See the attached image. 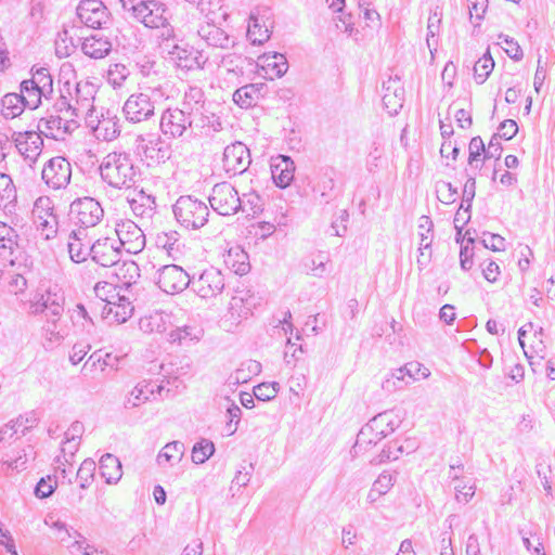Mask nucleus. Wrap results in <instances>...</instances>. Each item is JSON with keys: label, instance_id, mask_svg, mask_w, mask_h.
I'll list each match as a JSON object with an SVG mask.
<instances>
[{"label": "nucleus", "instance_id": "nucleus-49", "mask_svg": "<svg viewBox=\"0 0 555 555\" xmlns=\"http://www.w3.org/2000/svg\"><path fill=\"white\" fill-rule=\"evenodd\" d=\"M404 102V89L402 86H395L392 92L383 94V103L390 114H397Z\"/></svg>", "mask_w": 555, "mask_h": 555}, {"label": "nucleus", "instance_id": "nucleus-23", "mask_svg": "<svg viewBox=\"0 0 555 555\" xmlns=\"http://www.w3.org/2000/svg\"><path fill=\"white\" fill-rule=\"evenodd\" d=\"M90 251L92 253L90 262H94L96 267H113L119 264L120 249L119 247H115L108 238L93 243L90 247Z\"/></svg>", "mask_w": 555, "mask_h": 555}, {"label": "nucleus", "instance_id": "nucleus-26", "mask_svg": "<svg viewBox=\"0 0 555 555\" xmlns=\"http://www.w3.org/2000/svg\"><path fill=\"white\" fill-rule=\"evenodd\" d=\"M93 145H95L94 140L91 142V144L88 145L80 144V146H78L76 143V155L74 163L78 171L83 176H91L92 173H95L96 170H99V168H96L99 159L92 149Z\"/></svg>", "mask_w": 555, "mask_h": 555}, {"label": "nucleus", "instance_id": "nucleus-32", "mask_svg": "<svg viewBox=\"0 0 555 555\" xmlns=\"http://www.w3.org/2000/svg\"><path fill=\"white\" fill-rule=\"evenodd\" d=\"M72 274L75 275L76 284L80 291L83 294H87V292L92 291L94 283H96L95 279L98 274V267L94 262L88 261L86 263L72 267Z\"/></svg>", "mask_w": 555, "mask_h": 555}, {"label": "nucleus", "instance_id": "nucleus-12", "mask_svg": "<svg viewBox=\"0 0 555 555\" xmlns=\"http://www.w3.org/2000/svg\"><path fill=\"white\" fill-rule=\"evenodd\" d=\"M157 284L167 294H178L192 287V276L182 267L168 264L158 270Z\"/></svg>", "mask_w": 555, "mask_h": 555}, {"label": "nucleus", "instance_id": "nucleus-3", "mask_svg": "<svg viewBox=\"0 0 555 555\" xmlns=\"http://www.w3.org/2000/svg\"><path fill=\"white\" fill-rule=\"evenodd\" d=\"M172 211L176 220L186 229H199L208 222V206L193 195L180 196L172 206Z\"/></svg>", "mask_w": 555, "mask_h": 555}, {"label": "nucleus", "instance_id": "nucleus-19", "mask_svg": "<svg viewBox=\"0 0 555 555\" xmlns=\"http://www.w3.org/2000/svg\"><path fill=\"white\" fill-rule=\"evenodd\" d=\"M137 141L140 142L139 147L142 150V155L150 167L163 164L171 156L169 145L158 135H153L150 139L140 135Z\"/></svg>", "mask_w": 555, "mask_h": 555}, {"label": "nucleus", "instance_id": "nucleus-29", "mask_svg": "<svg viewBox=\"0 0 555 555\" xmlns=\"http://www.w3.org/2000/svg\"><path fill=\"white\" fill-rule=\"evenodd\" d=\"M257 298L249 291H236L230 300L231 314L247 318L256 307Z\"/></svg>", "mask_w": 555, "mask_h": 555}, {"label": "nucleus", "instance_id": "nucleus-20", "mask_svg": "<svg viewBox=\"0 0 555 555\" xmlns=\"http://www.w3.org/2000/svg\"><path fill=\"white\" fill-rule=\"evenodd\" d=\"M1 115L4 119H13L21 116L26 108L36 109L40 101L27 99L24 94L9 92L1 98Z\"/></svg>", "mask_w": 555, "mask_h": 555}, {"label": "nucleus", "instance_id": "nucleus-15", "mask_svg": "<svg viewBox=\"0 0 555 555\" xmlns=\"http://www.w3.org/2000/svg\"><path fill=\"white\" fill-rule=\"evenodd\" d=\"M42 180L53 190L66 189L69 184V160L66 156L49 159L42 169Z\"/></svg>", "mask_w": 555, "mask_h": 555}, {"label": "nucleus", "instance_id": "nucleus-11", "mask_svg": "<svg viewBox=\"0 0 555 555\" xmlns=\"http://www.w3.org/2000/svg\"><path fill=\"white\" fill-rule=\"evenodd\" d=\"M72 215H75V224L78 230L87 231L88 228L96 225L103 217V208L92 197L77 198L72 202Z\"/></svg>", "mask_w": 555, "mask_h": 555}, {"label": "nucleus", "instance_id": "nucleus-9", "mask_svg": "<svg viewBox=\"0 0 555 555\" xmlns=\"http://www.w3.org/2000/svg\"><path fill=\"white\" fill-rule=\"evenodd\" d=\"M224 286V276L215 267L206 268L197 276L195 274L192 276V291L204 299L220 295Z\"/></svg>", "mask_w": 555, "mask_h": 555}, {"label": "nucleus", "instance_id": "nucleus-24", "mask_svg": "<svg viewBox=\"0 0 555 555\" xmlns=\"http://www.w3.org/2000/svg\"><path fill=\"white\" fill-rule=\"evenodd\" d=\"M369 423L371 428L384 439L401 425L402 415L398 410H387L372 417Z\"/></svg>", "mask_w": 555, "mask_h": 555}, {"label": "nucleus", "instance_id": "nucleus-13", "mask_svg": "<svg viewBox=\"0 0 555 555\" xmlns=\"http://www.w3.org/2000/svg\"><path fill=\"white\" fill-rule=\"evenodd\" d=\"M109 12L102 0H81L76 8V17L81 25L100 29L109 20Z\"/></svg>", "mask_w": 555, "mask_h": 555}, {"label": "nucleus", "instance_id": "nucleus-25", "mask_svg": "<svg viewBox=\"0 0 555 555\" xmlns=\"http://www.w3.org/2000/svg\"><path fill=\"white\" fill-rule=\"evenodd\" d=\"M197 35L211 47L228 49L234 46V41L231 40L230 36L222 28L216 26L214 22L201 25Z\"/></svg>", "mask_w": 555, "mask_h": 555}, {"label": "nucleus", "instance_id": "nucleus-58", "mask_svg": "<svg viewBox=\"0 0 555 555\" xmlns=\"http://www.w3.org/2000/svg\"><path fill=\"white\" fill-rule=\"evenodd\" d=\"M280 385L276 382L261 383L254 387V396L260 401H270L274 399L279 392Z\"/></svg>", "mask_w": 555, "mask_h": 555}, {"label": "nucleus", "instance_id": "nucleus-50", "mask_svg": "<svg viewBox=\"0 0 555 555\" xmlns=\"http://www.w3.org/2000/svg\"><path fill=\"white\" fill-rule=\"evenodd\" d=\"M215 452V444L207 439H201L193 446L192 461L195 464L205 463Z\"/></svg>", "mask_w": 555, "mask_h": 555}, {"label": "nucleus", "instance_id": "nucleus-52", "mask_svg": "<svg viewBox=\"0 0 555 555\" xmlns=\"http://www.w3.org/2000/svg\"><path fill=\"white\" fill-rule=\"evenodd\" d=\"M40 124L37 125V130H29L27 140L29 153L26 154V159L36 162L38 156L41 154L43 146L42 132L40 130Z\"/></svg>", "mask_w": 555, "mask_h": 555}, {"label": "nucleus", "instance_id": "nucleus-30", "mask_svg": "<svg viewBox=\"0 0 555 555\" xmlns=\"http://www.w3.org/2000/svg\"><path fill=\"white\" fill-rule=\"evenodd\" d=\"M86 238L87 231L72 230V262L76 266L88 262V256L92 257V253L90 251L91 240L83 243Z\"/></svg>", "mask_w": 555, "mask_h": 555}, {"label": "nucleus", "instance_id": "nucleus-44", "mask_svg": "<svg viewBox=\"0 0 555 555\" xmlns=\"http://www.w3.org/2000/svg\"><path fill=\"white\" fill-rule=\"evenodd\" d=\"M494 68V61L489 50L478 59L474 65V78L478 85H482Z\"/></svg>", "mask_w": 555, "mask_h": 555}, {"label": "nucleus", "instance_id": "nucleus-53", "mask_svg": "<svg viewBox=\"0 0 555 555\" xmlns=\"http://www.w3.org/2000/svg\"><path fill=\"white\" fill-rule=\"evenodd\" d=\"M443 8L441 4L436 3L430 8L429 11V17H428V25H427V43L430 46L429 38H434L437 36L440 31V25L442 22V13Z\"/></svg>", "mask_w": 555, "mask_h": 555}, {"label": "nucleus", "instance_id": "nucleus-27", "mask_svg": "<svg viewBox=\"0 0 555 555\" xmlns=\"http://www.w3.org/2000/svg\"><path fill=\"white\" fill-rule=\"evenodd\" d=\"M191 120L192 129H199L206 135L222 130L220 117L210 112L206 106L201 111H195L191 115Z\"/></svg>", "mask_w": 555, "mask_h": 555}, {"label": "nucleus", "instance_id": "nucleus-48", "mask_svg": "<svg viewBox=\"0 0 555 555\" xmlns=\"http://www.w3.org/2000/svg\"><path fill=\"white\" fill-rule=\"evenodd\" d=\"M156 244L167 250L169 256H173L175 253L180 251L182 246L180 242V235L177 231L164 232L157 235Z\"/></svg>", "mask_w": 555, "mask_h": 555}, {"label": "nucleus", "instance_id": "nucleus-46", "mask_svg": "<svg viewBox=\"0 0 555 555\" xmlns=\"http://www.w3.org/2000/svg\"><path fill=\"white\" fill-rule=\"evenodd\" d=\"M404 446L399 440L389 442L380 453L371 460L374 465H379L388 461L398 460L399 456L404 452Z\"/></svg>", "mask_w": 555, "mask_h": 555}, {"label": "nucleus", "instance_id": "nucleus-8", "mask_svg": "<svg viewBox=\"0 0 555 555\" xmlns=\"http://www.w3.org/2000/svg\"><path fill=\"white\" fill-rule=\"evenodd\" d=\"M208 201L210 207L220 216H233L240 211L238 192L229 182L215 184Z\"/></svg>", "mask_w": 555, "mask_h": 555}, {"label": "nucleus", "instance_id": "nucleus-5", "mask_svg": "<svg viewBox=\"0 0 555 555\" xmlns=\"http://www.w3.org/2000/svg\"><path fill=\"white\" fill-rule=\"evenodd\" d=\"M98 92V86L90 80H80L75 86V105H72V125L80 127L81 121L89 117V114L95 113L94 100Z\"/></svg>", "mask_w": 555, "mask_h": 555}, {"label": "nucleus", "instance_id": "nucleus-40", "mask_svg": "<svg viewBox=\"0 0 555 555\" xmlns=\"http://www.w3.org/2000/svg\"><path fill=\"white\" fill-rule=\"evenodd\" d=\"M247 57L237 53H227L220 60V66L233 78H240L244 75Z\"/></svg>", "mask_w": 555, "mask_h": 555}, {"label": "nucleus", "instance_id": "nucleus-6", "mask_svg": "<svg viewBox=\"0 0 555 555\" xmlns=\"http://www.w3.org/2000/svg\"><path fill=\"white\" fill-rule=\"evenodd\" d=\"M165 43L166 41L163 39L160 48L164 52H167L168 60L179 68L186 70L202 69L208 61V56L193 47L180 46L170 41L169 46Z\"/></svg>", "mask_w": 555, "mask_h": 555}, {"label": "nucleus", "instance_id": "nucleus-38", "mask_svg": "<svg viewBox=\"0 0 555 555\" xmlns=\"http://www.w3.org/2000/svg\"><path fill=\"white\" fill-rule=\"evenodd\" d=\"M382 437L373 428H371L370 423L365 424L357 435L356 443L352 448L356 454L360 452L369 451L373 446H376Z\"/></svg>", "mask_w": 555, "mask_h": 555}, {"label": "nucleus", "instance_id": "nucleus-51", "mask_svg": "<svg viewBox=\"0 0 555 555\" xmlns=\"http://www.w3.org/2000/svg\"><path fill=\"white\" fill-rule=\"evenodd\" d=\"M44 522L54 531L55 539L60 542L66 541V538L69 537L66 521L62 520L57 514H48L44 518Z\"/></svg>", "mask_w": 555, "mask_h": 555}, {"label": "nucleus", "instance_id": "nucleus-37", "mask_svg": "<svg viewBox=\"0 0 555 555\" xmlns=\"http://www.w3.org/2000/svg\"><path fill=\"white\" fill-rule=\"evenodd\" d=\"M185 447L180 441L168 442L157 455V464L159 466H173L179 463L184 454Z\"/></svg>", "mask_w": 555, "mask_h": 555}, {"label": "nucleus", "instance_id": "nucleus-47", "mask_svg": "<svg viewBox=\"0 0 555 555\" xmlns=\"http://www.w3.org/2000/svg\"><path fill=\"white\" fill-rule=\"evenodd\" d=\"M247 38L251 44L260 46L270 38V31L268 27L260 25L258 18L251 16L247 29Z\"/></svg>", "mask_w": 555, "mask_h": 555}, {"label": "nucleus", "instance_id": "nucleus-22", "mask_svg": "<svg viewBox=\"0 0 555 555\" xmlns=\"http://www.w3.org/2000/svg\"><path fill=\"white\" fill-rule=\"evenodd\" d=\"M266 79L273 80L283 77L288 70V62L284 54L279 52L263 53L258 57V64Z\"/></svg>", "mask_w": 555, "mask_h": 555}, {"label": "nucleus", "instance_id": "nucleus-63", "mask_svg": "<svg viewBox=\"0 0 555 555\" xmlns=\"http://www.w3.org/2000/svg\"><path fill=\"white\" fill-rule=\"evenodd\" d=\"M56 485L55 478L48 475L47 477L40 478L35 487L34 493L39 499L49 498L54 492Z\"/></svg>", "mask_w": 555, "mask_h": 555}, {"label": "nucleus", "instance_id": "nucleus-41", "mask_svg": "<svg viewBox=\"0 0 555 555\" xmlns=\"http://www.w3.org/2000/svg\"><path fill=\"white\" fill-rule=\"evenodd\" d=\"M240 211L246 214L247 217H256L263 211L264 201L255 191L244 193L240 196Z\"/></svg>", "mask_w": 555, "mask_h": 555}, {"label": "nucleus", "instance_id": "nucleus-10", "mask_svg": "<svg viewBox=\"0 0 555 555\" xmlns=\"http://www.w3.org/2000/svg\"><path fill=\"white\" fill-rule=\"evenodd\" d=\"M122 113L129 122H143L150 120L155 115V102L147 93H133L125 101Z\"/></svg>", "mask_w": 555, "mask_h": 555}, {"label": "nucleus", "instance_id": "nucleus-59", "mask_svg": "<svg viewBox=\"0 0 555 555\" xmlns=\"http://www.w3.org/2000/svg\"><path fill=\"white\" fill-rule=\"evenodd\" d=\"M487 153L485 143L481 137L477 135L470 139L468 145V165L474 166L475 163L480 162V157L482 156V162H485V154Z\"/></svg>", "mask_w": 555, "mask_h": 555}, {"label": "nucleus", "instance_id": "nucleus-7", "mask_svg": "<svg viewBox=\"0 0 555 555\" xmlns=\"http://www.w3.org/2000/svg\"><path fill=\"white\" fill-rule=\"evenodd\" d=\"M85 126L90 130L94 139L103 140L106 142L117 139L121 133L120 119L116 113L107 109L101 114H89V117L83 120Z\"/></svg>", "mask_w": 555, "mask_h": 555}, {"label": "nucleus", "instance_id": "nucleus-60", "mask_svg": "<svg viewBox=\"0 0 555 555\" xmlns=\"http://www.w3.org/2000/svg\"><path fill=\"white\" fill-rule=\"evenodd\" d=\"M436 191L438 194V199L446 205L452 204L456 199L457 189L453 186L451 182H437Z\"/></svg>", "mask_w": 555, "mask_h": 555}, {"label": "nucleus", "instance_id": "nucleus-55", "mask_svg": "<svg viewBox=\"0 0 555 555\" xmlns=\"http://www.w3.org/2000/svg\"><path fill=\"white\" fill-rule=\"evenodd\" d=\"M467 3L469 21L470 23H473L474 27H478L482 20L485 18L489 1L467 0Z\"/></svg>", "mask_w": 555, "mask_h": 555}, {"label": "nucleus", "instance_id": "nucleus-36", "mask_svg": "<svg viewBox=\"0 0 555 555\" xmlns=\"http://www.w3.org/2000/svg\"><path fill=\"white\" fill-rule=\"evenodd\" d=\"M16 189L11 177L0 172V207L5 214H12L16 206Z\"/></svg>", "mask_w": 555, "mask_h": 555}, {"label": "nucleus", "instance_id": "nucleus-28", "mask_svg": "<svg viewBox=\"0 0 555 555\" xmlns=\"http://www.w3.org/2000/svg\"><path fill=\"white\" fill-rule=\"evenodd\" d=\"M263 89V83H248L242 86L233 93V101L241 108H250L257 105L262 96Z\"/></svg>", "mask_w": 555, "mask_h": 555}, {"label": "nucleus", "instance_id": "nucleus-62", "mask_svg": "<svg viewBox=\"0 0 555 555\" xmlns=\"http://www.w3.org/2000/svg\"><path fill=\"white\" fill-rule=\"evenodd\" d=\"M18 234L10 225L4 222H0V248L13 249L14 245H17Z\"/></svg>", "mask_w": 555, "mask_h": 555}, {"label": "nucleus", "instance_id": "nucleus-45", "mask_svg": "<svg viewBox=\"0 0 555 555\" xmlns=\"http://www.w3.org/2000/svg\"><path fill=\"white\" fill-rule=\"evenodd\" d=\"M129 75L130 70L125 64L113 63L109 64L105 77L108 85H111L114 89H117L125 83Z\"/></svg>", "mask_w": 555, "mask_h": 555}, {"label": "nucleus", "instance_id": "nucleus-17", "mask_svg": "<svg viewBox=\"0 0 555 555\" xmlns=\"http://www.w3.org/2000/svg\"><path fill=\"white\" fill-rule=\"evenodd\" d=\"M159 127L165 135L180 138L192 129L191 115L182 108H167L162 114Z\"/></svg>", "mask_w": 555, "mask_h": 555}, {"label": "nucleus", "instance_id": "nucleus-57", "mask_svg": "<svg viewBox=\"0 0 555 555\" xmlns=\"http://www.w3.org/2000/svg\"><path fill=\"white\" fill-rule=\"evenodd\" d=\"M76 322H80L82 331L87 333H90L94 327V323L82 304H77L75 309L72 310V323L75 324Z\"/></svg>", "mask_w": 555, "mask_h": 555}, {"label": "nucleus", "instance_id": "nucleus-61", "mask_svg": "<svg viewBox=\"0 0 555 555\" xmlns=\"http://www.w3.org/2000/svg\"><path fill=\"white\" fill-rule=\"evenodd\" d=\"M227 401L229 402V405L227 408V417L229 418V421L225 425V429L228 431V435H233L237 430V426L241 421L242 410L236 403L230 401L228 398Z\"/></svg>", "mask_w": 555, "mask_h": 555}, {"label": "nucleus", "instance_id": "nucleus-56", "mask_svg": "<svg viewBox=\"0 0 555 555\" xmlns=\"http://www.w3.org/2000/svg\"><path fill=\"white\" fill-rule=\"evenodd\" d=\"M434 223L431 219L428 216H422L418 219V229L421 230L420 236H421V243H420V250L421 255L423 256L424 249H430L431 246V236H428V233L433 231Z\"/></svg>", "mask_w": 555, "mask_h": 555}, {"label": "nucleus", "instance_id": "nucleus-42", "mask_svg": "<svg viewBox=\"0 0 555 555\" xmlns=\"http://www.w3.org/2000/svg\"><path fill=\"white\" fill-rule=\"evenodd\" d=\"M321 201L325 204L334 202L341 196V191L336 188L333 178V169L327 170L318 184Z\"/></svg>", "mask_w": 555, "mask_h": 555}, {"label": "nucleus", "instance_id": "nucleus-64", "mask_svg": "<svg viewBox=\"0 0 555 555\" xmlns=\"http://www.w3.org/2000/svg\"><path fill=\"white\" fill-rule=\"evenodd\" d=\"M522 543L526 550L532 555H547L544 552V545L541 534L530 533L529 537H522Z\"/></svg>", "mask_w": 555, "mask_h": 555}, {"label": "nucleus", "instance_id": "nucleus-18", "mask_svg": "<svg viewBox=\"0 0 555 555\" xmlns=\"http://www.w3.org/2000/svg\"><path fill=\"white\" fill-rule=\"evenodd\" d=\"M120 245L129 254H138L145 246V235L133 221L120 220L115 227Z\"/></svg>", "mask_w": 555, "mask_h": 555}, {"label": "nucleus", "instance_id": "nucleus-35", "mask_svg": "<svg viewBox=\"0 0 555 555\" xmlns=\"http://www.w3.org/2000/svg\"><path fill=\"white\" fill-rule=\"evenodd\" d=\"M111 306L103 307V315L109 323L121 324L129 320L133 313V306L129 299H121L120 302H109Z\"/></svg>", "mask_w": 555, "mask_h": 555}, {"label": "nucleus", "instance_id": "nucleus-2", "mask_svg": "<svg viewBox=\"0 0 555 555\" xmlns=\"http://www.w3.org/2000/svg\"><path fill=\"white\" fill-rule=\"evenodd\" d=\"M129 17L146 28L162 29L166 46H169V40L175 38V29L170 25L172 14L167 4L160 0L140 1Z\"/></svg>", "mask_w": 555, "mask_h": 555}, {"label": "nucleus", "instance_id": "nucleus-34", "mask_svg": "<svg viewBox=\"0 0 555 555\" xmlns=\"http://www.w3.org/2000/svg\"><path fill=\"white\" fill-rule=\"evenodd\" d=\"M83 54L92 59H103L112 51V42L102 36H90L81 42Z\"/></svg>", "mask_w": 555, "mask_h": 555}, {"label": "nucleus", "instance_id": "nucleus-21", "mask_svg": "<svg viewBox=\"0 0 555 555\" xmlns=\"http://www.w3.org/2000/svg\"><path fill=\"white\" fill-rule=\"evenodd\" d=\"M270 169L278 188L286 189L294 181L296 166L291 156L280 154L271 157Z\"/></svg>", "mask_w": 555, "mask_h": 555}, {"label": "nucleus", "instance_id": "nucleus-4", "mask_svg": "<svg viewBox=\"0 0 555 555\" xmlns=\"http://www.w3.org/2000/svg\"><path fill=\"white\" fill-rule=\"evenodd\" d=\"M64 292L57 284L47 286L43 283L37 289L33 299H30L29 309L34 314L44 313L49 315L50 313L52 317H60L64 310Z\"/></svg>", "mask_w": 555, "mask_h": 555}, {"label": "nucleus", "instance_id": "nucleus-54", "mask_svg": "<svg viewBox=\"0 0 555 555\" xmlns=\"http://www.w3.org/2000/svg\"><path fill=\"white\" fill-rule=\"evenodd\" d=\"M95 468V462L91 459H87L81 463L76 475V480L79 482V487L81 489H86L91 485L94 478Z\"/></svg>", "mask_w": 555, "mask_h": 555}, {"label": "nucleus", "instance_id": "nucleus-39", "mask_svg": "<svg viewBox=\"0 0 555 555\" xmlns=\"http://www.w3.org/2000/svg\"><path fill=\"white\" fill-rule=\"evenodd\" d=\"M205 106V94L202 88L197 86H190L184 93L182 109L186 111L189 115H192L195 111H201Z\"/></svg>", "mask_w": 555, "mask_h": 555}, {"label": "nucleus", "instance_id": "nucleus-43", "mask_svg": "<svg viewBox=\"0 0 555 555\" xmlns=\"http://www.w3.org/2000/svg\"><path fill=\"white\" fill-rule=\"evenodd\" d=\"M132 211L141 217H152L156 209L155 197L143 191L130 201Z\"/></svg>", "mask_w": 555, "mask_h": 555}, {"label": "nucleus", "instance_id": "nucleus-1", "mask_svg": "<svg viewBox=\"0 0 555 555\" xmlns=\"http://www.w3.org/2000/svg\"><path fill=\"white\" fill-rule=\"evenodd\" d=\"M101 178L115 189H130L139 178L140 170L134 166L130 154L108 153L99 166Z\"/></svg>", "mask_w": 555, "mask_h": 555}, {"label": "nucleus", "instance_id": "nucleus-16", "mask_svg": "<svg viewBox=\"0 0 555 555\" xmlns=\"http://www.w3.org/2000/svg\"><path fill=\"white\" fill-rule=\"evenodd\" d=\"M169 391L170 390L166 388L164 379L160 383H158V380L151 379L141 380L130 391L129 396L125 401V408L132 409L140 406L141 404L150 400H155L156 396L163 397L164 392H166L167 396Z\"/></svg>", "mask_w": 555, "mask_h": 555}, {"label": "nucleus", "instance_id": "nucleus-14", "mask_svg": "<svg viewBox=\"0 0 555 555\" xmlns=\"http://www.w3.org/2000/svg\"><path fill=\"white\" fill-rule=\"evenodd\" d=\"M222 163L227 173L232 176L244 173L251 163L249 149L240 141L228 145L223 152Z\"/></svg>", "mask_w": 555, "mask_h": 555}, {"label": "nucleus", "instance_id": "nucleus-31", "mask_svg": "<svg viewBox=\"0 0 555 555\" xmlns=\"http://www.w3.org/2000/svg\"><path fill=\"white\" fill-rule=\"evenodd\" d=\"M223 261L228 269L238 275H244L250 270L249 256L241 246L231 247Z\"/></svg>", "mask_w": 555, "mask_h": 555}, {"label": "nucleus", "instance_id": "nucleus-33", "mask_svg": "<svg viewBox=\"0 0 555 555\" xmlns=\"http://www.w3.org/2000/svg\"><path fill=\"white\" fill-rule=\"evenodd\" d=\"M99 470L102 478L108 485L117 483L121 476V463L119 459L111 453H105L99 461Z\"/></svg>", "mask_w": 555, "mask_h": 555}]
</instances>
